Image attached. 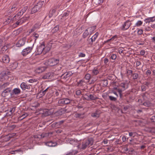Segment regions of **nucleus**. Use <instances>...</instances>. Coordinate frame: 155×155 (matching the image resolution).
<instances>
[{"label": "nucleus", "mask_w": 155, "mask_h": 155, "mask_svg": "<svg viewBox=\"0 0 155 155\" xmlns=\"http://www.w3.org/2000/svg\"><path fill=\"white\" fill-rule=\"evenodd\" d=\"M59 62V60L58 59L52 58L47 60L45 63L47 65L53 66L58 64Z\"/></svg>", "instance_id": "nucleus-1"}, {"label": "nucleus", "mask_w": 155, "mask_h": 155, "mask_svg": "<svg viewBox=\"0 0 155 155\" xmlns=\"http://www.w3.org/2000/svg\"><path fill=\"white\" fill-rule=\"evenodd\" d=\"M84 100L87 101L95 100L98 99L97 97L94 94H91L89 93L85 94L83 96Z\"/></svg>", "instance_id": "nucleus-2"}, {"label": "nucleus", "mask_w": 155, "mask_h": 155, "mask_svg": "<svg viewBox=\"0 0 155 155\" xmlns=\"http://www.w3.org/2000/svg\"><path fill=\"white\" fill-rule=\"evenodd\" d=\"M93 143V140L92 138H89L87 140H85L83 142L82 145V148L84 149L89 146L92 145Z\"/></svg>", "instance_id": "nucleus-3"}, {"label": "nucleus", "mask_w": 155, "mask_h": 155, "mask_svg": "<svg viewBox=\"0 0 155 155\" xmlns=\"http://www.w3.org/2000/svg\"><path fill=\"white\" fill-rule=\"evenodd\" d=\"M71 101V100L68 98H62L58 101V103L60 106H62L64 104H70Z\"/></svg>", "instance_id": "nucleus-4"}, {"label": "nucleus", "mask_w": 155, "mask_h": 155, "mask_svg": "<svg viewBox=\"0 0 155 155\" xmlns=\"http://www.w3.org/2000/svg\"><path fill=\"white\" fill-rule=\"evenodd\" d=\"M132 23L130 21L128 20L125 22L121 27V29L123 31H125L130 27Z\"/></svg>", "instance_id": "nucleus-5"}, {"label": "nucleus", "mask_w": 155, "mask_h": 155, "mask_svg": "<svg viewBox=\"0 0 155 155\" xmlns=\"http://www.w3.org/2000/svg\"><path fill=\"white\" fill-rule=\"evenodd\" d=\"M33 45L32 47H28L24 49L21 52V54L25 56L30 53L32 51Z\"/></svg>", "instance_id": "nucleus-6"}, {"label": "nucleus", "mask_w": 155, "mask_h": 155, "mask_svg": "<svg viewBox=\"0 0 155 155\" xmlns=\"http://www.w3.org/2000/svg\"><path fill=\"white\" fill-rule=\"evenodd\" d=\"M29 18V16H25L23 17L21 19H18V20L15 23V25H19L21 24L24 22H25L26 20H28Z\"/></svg>", "instance_id": "nucleus-7"}, {"label": "nucleus", "mask_w": 155, "mask_h": 155, "mask_svg": "<svg viewBox=\"0 0 155 155\" xmlns=\"http://www.w3.org/2000/svg\"><path fill=\"white\" fill-rule=\"evenodd\" d=\"M72 74L73 73L71 72L68 71L63 74L61 76V78L64 80L68 79L72 75Z\"/></svg>", "instance_id": "nucleus-8"}, {"label": "nucleus", "mask_w": 155, "mask_h": 155, "mask_svg": "<svg viewBox=\"0 0 155 155\" xmlns=\"http://www.w3.org/2000/svg\"><path fill=\"white\" fill-rule=\"evenodd\" d=\"M11 90V88L10 87L6 88L2 93V96L4 97H6L9 95Z\"/></svg>", "instance_id": "nucleus-9"}, {"label": "nucleus", "mask_w": 155, "mask_h": 155, "mask_svg": "<svg viewBox=\"0 0 155 155\" xmlns=\"http://www.w3.org/2000/svg\"><path fill=\"white\" fill-rule=\"evenodd\" d=\"M51 44L50 43L49 44ZM42 45L43 46V50H44V54H45L47 52H48L50 50L51 47L50 46V44H48V45H46V46H45L44 42H43L42 43Z\"/></svg>", "instance_id": "nucleus-10"}, {"label": "nucleus", "mask_w": 155, "mask_h": 155, "mask_svg": "<svg viewBox=\"0 0 155 155\" xmlns=\"http://www.w3.org/2000/svg\"><path fill=\"white\" fill-rule=\"evenodd\" d=\"M19 9L18 5L16 4H13L12 6L10 9L9 11V12L12 13L16 11Z\"/></svg>", "instance_id": "nucleus-11"}, {"label": "nucleus", "mask_w": 155, "mask_h": 155, "mask_svg": "<svg viewBox=\"0 0 155 155\" xmlns=\"http://www.w3.org/2000/svg\"><path fill=\"white\" fill-rule=\"evenodd\" d=\"M43 46L42 45V43L41 45L37 48V51L36 54L37 55H39L41 54L43 52L44 53Z\"/></svg>", "instance_id": "nucleus-12"}, {"label": "nucleus", "mask_w": 155, "mask_h": 155, "mask_svg": "<svg viewBox=\"0 0 155 155\" xmlns=\"http://www.w3.org/2000/svg\"><path fill=\"white\" fill-rule=\"evenodd\" d=\"M20 87L23 90H25L26 89H28L30 88V86L27 85L25 82L22 83L20 85Z\"/></svg>", "instance_id": "nucleus-13"}, {"label": "nucleus", "mask_w": 155, "mask_h": 155, "mask_svg": "<svg viewBox=\"0 0 155 155\" xmlns=\"http://www.w3.org/2000/svg\"><path fill=\"white\" fill-rule=\"evenodd\" d=\"M21 93V90L19 88H16L12 90V93H10L11 95L12 94L18 95Z\"/></svg>", "instance_id": "nucleus-14"}, {"label": "nucleus", "mask_w": 155, "mask_h": 155, "mask_svg": "<svg viewBox=\"0 0 155 155\" xmlns=\"http://www.w3.org/2000/svg\"><path fill=\"white\" fill-rule=\"evenodd\" d=\"M120 86L124 91L128 88V84L127 82H122L120 83Z\"/></svg>", "instance_id": "nucleus-15"}, {"label": "nucleus", "mask_w": 155, "mask_h": 155, "mask_svg": "<svg viewBox=\"0 0 155 155\" xmlns=\"http://www.w3.org/2000/svg\"><path fill=\"white\" fill-rule=\"evenodd\" d=\"M25 43V41L23 39H20L17 42L16 45L18 47H20L24 45Z\"/></svg>", "instance_id": "nucleus-16"}, {"label": "nucleus", "mask_w": 155, "mask_h": 155, "mask_svg": "<svg viewBox=\"0 0 155 155\" xmlns=\"http://www.w3.org/2000/svg\"><path fill=\"white\" fill-rule=\"evenodd\" d=\"M2 60L3 62L5 63H8L9 62L10 58L8 55H5L2 57Z\"/></svg>", "instance_id": "nucleus-17"}, {"label": "nucleus", "mask_w": 155, "mask_h": 155, "mask_svg": "<svg viewBox=\"0 0 155 155\" xmlns=\"http://www.w3.org/2000/svg\"><path fill=\"white\" fill-rule=\"evenodd\" d=\"M155 21V17L153 16L152 17L148 18H146L145 20V22L146 23H149L151 22H153Z\"/></svg>", "instance_id": "nucleus-18"}, {"label": "nucleus", "mask_w": 155, "mask_h": 155, "mask_svg": "<svg viewBox=\"0 0 155 155\" xmlns=\"http://www.w3.org/2000/svg\"><path fill=\"white\" fill-rule=\"evenodd\" d=\"M28 7L26 6L23 8L18 13V15L20 16L22 15L28 9Z\"/></svg>", "instance_id": "nucleus-19"}, {"label": "nucleus", "mask_w": 155, "mask_h": 155, "mask_svg": "<svg viewBox=\"0 0 155 155\" xmlns=\"http://www.w3.org/2000/svg\"><path fill=\"white\" fill-rule=\"evenodd\" d=\"M45 144L46 145L50 147H55L57 145V143L56 142L52 141L48 142Z\"/></svg>", "instance_id": "nucleus-20"}, {"label": "nucleus", "mask_w": 155, "mask_h": 155, "mask_svg": "<svg viewBox=\"0 0 155 155\" xmlns=\"http://www.w3.org/2000/svg\"><path fill=\"white\" fill-rule=\"evenodd\" d=\"M99 73L98 68H94L92 70L91 74L93 75H97Z\"/></svg>", "instance_id": "nucleus-21"}, {"label": "nucleus", "mask_w": 155, "mask_h": 155, "mask_svg": "<svg viewBox=\"0 0 155 155\" xmlns=\"http://www.w3.org/2000/svg\"><path fill=\"white\" fill-rule=\"evenodd\" d=\"M44 3V1H40L37 3V4L35 5V6L37 7V9L39 10L42 7Z\"/></svg>", "instance_id": "nucleus-22"}, {"label": "nucleus", "mask_w": 155, "mask_h": 155, "mask_svg": "<svg viewBox=\"0 0 155 155\" xmlns=\"http://www.w3.org/2000/svg\"><path fill=\"white\" fill-rule=\"evenodd\" d=\"M70 143L74 146L77 145L78 144V141L74 139H71L69 140Z\"/></svg>", "instance_id": "nucleus-23"}, {"label": "nucleus", "mask_w": 155, "mask_h": 155, "mask_svg": "<svg viewBox=\"0 0 155 155\" xmlns=\"http://www.w3.org/2000/svg\"><path fill=\"white\" fill-rule=\"evenodd\" d=\"M51 74L50 72H48L46 73L43 75L42 77V78L46 79L51 78Z\"/></svg>", "instance_id": "nucleus-24"}, {"label": "nucleus", "mask_w": 155, "mask_h": 155, "mask_svg": "<svg viewBox=\"0 0 155 155\" xmlns=\"http://www.w3.org/2000/svg\"><path fill=\"white\" fill-rule=\"evenodd\" d=\"M141 96L145 100H147L149 97V94L147 92H145Z\"/></svg>", "instance_id": "nucleus-25"}, {"label": "nucleus", "mask_w": 155, "mask_h": 155, "mask_svg": "<svg viewBox=\"0 0 155 155\" xmlns=\"http://www.w3.org/2000/svg\"><path fill=\"white\" fill-rule=\"evenodd\" d=\"M52 134V133H43L40 135L41 138H44L45 137H48L49 134L51 135Z\"/></svg>", "instance_id": "nucleus-26"}, {"label": "nucleus", "mask_w": 155, "mask_h": 155, "mask_svg": "<svg viewBox=\"0 0 155 155\" xmlns=\"http://www.w3.org/2000/svg\"><path fill=\"white\" fill-rule=\"evenodd\" d=\"M42 114L45 116H48L50 114V113L48 109H44L43 110V112L42 113Z\"/></svg>", "instance_id": "nucleus-27"}, {"label": "nucleus", "mask_w": 155, "mask_h": 155, "mask_svg": "<svg viewBox=\"0 0 155 155\" xmlns=\"http://www.w3.org/2000/svg\"><path fill=\"white\" fill-rule=\"evenodd\" d=\"M84 83H85L84 81L81 80L78 82V86L79 87H81L84 85Z\"/></svg>", "instance_id": "nucleus-28"}, {"label": "nucleus", "mask_w": 155, "mask_h": 155, "mask_svg": "<svg viewBox=\"0 0 155 155\" xmlns=\"http://www.w3.org/2000/svg\"><path fill=\"white\" fill-rule=\"evenodd\" d=\"M89 33L88 31V29H86L83 34V37L84 38H85L89 35Z\"/></svg>", "instance_id": "nucleus-29"}, {"label": "nucleus", "mask_w": 155, "mask_h": 155, "mask_svg": "<svg viewBox=\"0 0 155 155\" xmlns=\"http://www.w3.org/2000/svg\"><path fill=\"white\" fill-rule=\"evenodd\" d=\"M44 70V67H39L37 69V72L39 73L42 72Z\"/></svg>", "instance_id": "nucleus-30"}, {"label": "nucleus", "mask_w": 155, "mask_h": 155, "mask_svg": "<svg viewBox=\"0 0 155 155\" xmlns=\"http://www.w3.org/2000/svg\"><path fill=\"white\" fill-rule=\"evenodd\" d=\"M21 16L18 15V14L15 15L12 19V21H15L18 20L20 17Z\"/></svg>", "instance_id": "nucleus-31"}, {"label": "nucleus", "mask_w": 155, "mask_h": 155, "mask_svg": "<svg viewBox=\"0 0 155 155\" xmlns=\"http://www.w3.org/2000/svg\"><path fill=\"white\" fill-rule=\"evenodd\" d=\"M39 10V9H37V7H36L35 6L32 9L31 14L35 13Z\"/></svg>", "instance_id": "nucleus-32"}, {"label": "nucleus", "mask_w": 155, "mask_h": 155, "mask_svg": "<svg viewBox=\"0 0 155 155\" xmlns=\"http://www.w3.org/2000/svg\"><path fill=\"white\" fill-rule=\"evenodd\" d=\"M91 75L90 74H87L84 77L85 79L89 81L91 78Z\"/></svg>", "instance_id": "nucleus-33"}, {"label": "nucleus", "mask_w": 155, "mask_h": 155, "mask_svg": "<svg viewBox=\"0 0 155 155\" xmlns=\"http://www.w3.org/2000/svg\"><path fill=\"white\" fill-rule=\"evenodd\" d=\"M96 28V26H92L88 28V29H90L91 30L90 34L91 35L93 31L95 30Z\"/></svg>", "instance_id": "nucleus-34"}, {"label": "nucleus", "mask_w": 155, "mask_h": 155, "mask_svg": "<svg viewBox=\"0 0 155 155\" xmlns=\"http://www.w3.org/2000/svg\"><path fill=\"white\" fill-rule=\"evenodd\" d=\"M116 89L119 94L120 98H121L122 96V90L119 88H116Z\"/></svg>", "instance_id": "nucleus-35"}, {"label": "nucleus", "mask_w": 155, "mask_h": 155, "mask_svg": "<svg viewBox=\"0 0 155 155\" xmlns=\"http://www.w3.org/2000/svg\"><path fill=\"white\" fill-rule=\"evenodd\" d=\"M138 76L139 75L136 73L133 74H132L133 78L134 80L137 79L138 78Z\"/></svg>", "instance_id": "nucleus-36"}, {"label": "nucleus", "mask_w": 155, "mask_h": 155, "mask_svg": "<svg viewBox=\"0 0 155 155\" xmlns=\"http://www.w3.org/2000/svg\"><path fill=\"white\" fill-rule=\"evenodd\" d=\"M9 85V82H6L3 84L1 86V87L2 88H5L6 87H7Z\"/></svg>", "instance_id": "nucleus-37"}, {"label": "nucleus", "mask_w": 155, "mask_h": 155, "mask_svg": "<svg viewBox=\"0 0 155 155\" xmlns=\"http://www.w3.org/2000/svg\"><path fill=\"white\" fill-rule=\"evenodd\" d=\"M40 25L39 24H36L34 26V28L31 29V32L35 30L34 28H39L40 27Z\"/></svg>", "instance_id": "nucleus-38"}, {"label": "nucleus", "mask_w": 155, "mask_h": 155, "mask_svg": "<svg viewBox=\"0 0 155 155\" xmlns=\"http://www.w3.org/2000/svg\"><path fill=\"white\" fill-rule=\"evenodd\" d=\"M59 30V27L56 26L52 30L53 33H54L57 31Z\"/></svg>", "instance_id": "nucleus-39"}, {"label": "nucleus", "mask_w": 155, "mask_h": 155, "mask_svg": "<svg viewBox=\"0 0 155 155\" xmlns=\"http://www.w3.org/2000/svg\"><path fill=\"white\" fill-rule=\"evenodd\" d=\"M33 35L35 38V41L39 38V34L35 32L34 33Z\"/></svg>", "instance_id": "nucleus-40"}, {"label": "nucleus", "mask_w": 155, "mask_h": 155, "mask_svg": "<svg viewBox=\"0 0 155 155\" xmlns=\"http://www.w3.org/2000/svg\"><path fill=\"white\" fill-rule=\"evenodd\" d=\"M109 98L110 100H111V101H115L117 100V98L111 96H109Z\"/></svg>", "instance_id": "nucleus-41"}, {"label": "nucleus", "mask_w": 155, "mask_h": 155, "mask_svg": "<svg viewBox=\"0 0 155 155\" xmlns=\"http://www.w3.org/2000/svg\"><path fill=\"white\" fill-rule=\"evenodd\" d=\"M88 44L91 45H92L93 44V42L95 41V40H94L92 38L88 39Z\"/></svg>", "instance_id": "nucleus-42"}, {"label": "nucleus", "mask_w": 155, "mask_h": 155, "mask_svg": "<svg viewBox=\"0 0 155 155\" xmlns=\"http://www.w3.org/2000/svg\"><path fill=\"white\" fill-rule=\"evenodd\" d=\"M16 108V107H14L12 108L10 110V112L11 113V114H9V116H10L11 115H12V114L15 111Z\"/></svg>", "instance_id": "nucleus-43"}, {"label": "nucleus", "mask_w": 155, "mask_h": 155, "mask_svg": "<svg viewBox=\"0 0 155 155\" xmlns=\"http://www.w3.org/2000/svg\"><path fill=\"white\" fill-rule=\"evenodd\" d=\"M91 116L94 117H99V114H98L97 112L93 113L91 114Z\"/></svg>", "instance_id": "nucleus-44"}, {"label": "nucleus", "mask_w": 155, "mask_h": 155, "mask_svg": "<svg viewBox=\"0 0 155 155\" xmlns=\"http://www.w3.org/2000/svg\"><path fill=\"white\" fill-rule=\"evenodd\" d=\"M143 24V22L141 21H138L135 24L136 26H141Z\"/></svg>", "instance_id": "nucleus-45"}, {"label": "nucleus", "mask_w": 155, "mask_h": 155, "mask_svg": "<svg viewBox=\"0 0 155 155\" xmlns=\"http://www.w3.org/2000/svg\"><path fill=\"white\" fill-rule=\"evenodd\" d=\"M143 105L148 107L150 106L151 104L149 102H146L143 103Z\"/></svg>", "instance_id": "nucleus-46"}, {"label": "nucleus", "mask_w": 155, "mask_h": 155, "mask_svg": "<svg viewBox=\"0 0 155 155\" xmlns=\"http://www.w3.org/2000/svg\"><path fill=\"white\" fill-rule=\"evenodd\" d=\"M99 34L98 32H96L91 38L94 39V40H95L98 36Z\"/></svg>", "instance_id": "nucleus-47"}, {"label": "nucleus", "mask_w": 155, "mask_h": 155, "mask_svg": "<svg viewBox=\"0 0 155 155\" xmlns=\"http://www.w3.org/2000/svg\"><path fill=\"white\" fill-rule=\"evenodd\" d=\"M28 114L27 113H25L23 114L21 117L20 118H21V119H23L25 118L27 116H28Z\"/></svg>", "instance_id": "nucleus-48"}, {"label": "nucleus", "mask_w": 155, "mask_h": 155, "mask_svg": "<svg viewBox=\"0 0 155 155\" xmlns=\"http://www.w3.org/2000/svg\"><path fill=\"white\" fill-rule=\"evenodd\" d=\"M77 153V152L75 153L74 152V150H72V151L67 153L66 155H74Z\"/></svg>", "instance_id": "nucleus-49"}, {"label": "nucleus", "mask_w": 155, "mask_h": 155, "mask_svg": "<svg viewBox=\"0 0 155 155\" xmlns=\"http://www.w3.org/2000/svg\"><path fill=\"white\" fill-rule=\"evenodd\" d=\"M7 49V47L4 46L2 48L1 51L2 53H4L6 51Z\"/></svg>", "instance_id": "nucleus-50"}, {"label": "nucleus", "mask_w": 155, "mask_h": 155, "mask_svg": "<svg viewBox=\"0 0 155 155\" xmlns=\"http://www.w3.org/2000/svg\"><path fill=\"white\" fill-rule=\"evenodd\" d=\"M143 33V30L142 29H139L137 31V33L138 35H140Z\"/></svg>", "instance_id": "nucleus-51"}, {"label": "nucleus", "mask_w": 155, "mask_h": 155, "mask_svg": "<svg viewBox=\"0 0 155 155\" xmlns=\"http://www.w3.org/2000/svg\"><path fill=\"white\" fill-rule=\"evenodd\" d=\"M141 88L142 91H144L146 90V87L144 85H142L141 86Z\"/></svg>", "instance_id": "nucleus-52"}, {"label": "nucleus", "mask_w": 155, "mask_h": 155, "mask_svg": "<svg viewBox=\"0 0 155 155\" xmlns=\"http://www.w3.org/2000/svg\"><path fill=\"white\" fill-rule=\"evenodd\" d=\"M117 57L116 55L115 54H113L110 56V58L112 60H115L116 59Z\"/></svg>", "instance_id": "nucleus-53"}, {"label": "nucleus", "mask_w": 155, "mask_h": 155, "mask_svg": "<svg viewBox=\"0 0 155 155\" xmlns=\"http://www.w3.org/2000/svg\"><path fill=\"white\" fill-rule=\"evenodd\" d=\"M29 81L30 83H33V82H37L38 80L37 79H31L29 80Z\"/></svg>", "instance_id": "nucleus-54"}, {"label": "nucleus", "mask_w": 155, "mask_h": 155, "mask_svg": "<svg viewBox=\"0 0 155 155\" xmlns=\"http://www.w3.org/2000/svg\"><path fill=\"white\" fill-rule=\"evenodd\" d=\"M65 112L64 110H61L57 111V113L60 115H61L63 113H64Z\"/></svg>", "instance_id": "nucleus-55"}, {"label": "nucleus", "mask_w": 155, "mask_h": 155, "mask_svg": "<svg viewBox=\"0 0 155 155\" xmlns=\"http://www.w3.org/2000/svg\"><path fill=\"white\" fill-rule=\"evenodd\" d=\"M69 13H70V12H68V11L67 12H64L63 13L62 16L63 17H67L69 15Z\"/></svg>", "instance_id": "nucleus-56"}, {"label": "nucleus", "mask_w": 155, "mask_h": 155, "mask_svg": "<svg viewBox=\"0 0 155 155\" xmlns=\"http://www.w3.org/2000/svg\"><path fill=\"white\" fill-rule=\"evenodd\" d=\"M108 81L107 80H104L103 81V85L104 86H107L108 84Z\"/></svg>", "instance_id": "nucleus-57"}, {"label": "nucleus", "mask_w": 155, "mask_h": 155, "mask_svg": "<svg viewBox=\"0 0 155 155\" xmlns=\"http://www.w3.org/2000/svg\"><path fill=\"white\" fill-rule=\"evenodd\" d=\"M150 119L152 122L155 123V115L152 116Z\"/></svg>", "instance_id": "nucleus-58"}, {"label": "nucleus", "mask_w": 155, "mask_h": 155, "mask_svg": "<svg viewBox=\"0 0 155 155\" xmlns=\"http://www.w3.org/2000/svg\"><path fill=\"white\" fill-rule=\"evenodd\" d=\"M34 137L35 139H40L41 138L40 135H36L34 136Z\"/></svg>", "instance_id": "nucleus-59"}, {"label": "nucleus", "mask_w": 155, "mask_h": 155, "mask_svg": "<svg viewBox=\"0 0 155 155\" xmlns=\"http://www.w3.org/2000/svg\"><path fill=\"white\" fill-rule=\"evenodd\" d=\"M104 63L106 65H107V63L108 62V59L107 58H105L104 60Z\"/></svg>", "instance_id": "nucleus-60"}, {"label": "nucleus", "mask_w": 155, "mask_h": 155, "mask_svg": "<svg viewBox=\"0 0 155 155\" xmlns=\"http://www.w3.org/2000/svg\"><path fill=\"white\" fill-rule=\"evenodd\" d=\"M85 56V54L82 53H80L79 55V57H84Z\"/></svg>", "instance_id": "nucleus-61"}, {"label": "nucleus", "mask_w": 155, "mask_h": 155, "mask_svg": "<svg viewBox=\"0 0 155 155\" xmlns=\"http://www.w3.org/2000/svg\"><path fill=\"white\" fill-rule=\"evenodd\" d=\"M81 94V91L80 90H78L76 91V94L77 95H79Z\"/></svg>", "instance_id": "nucleus-62"}, {"label": "nucleus", "mask_w": 155, "mask_h": 155, "mask_svg": "<svg viewBox=\"0 0 155 155\" xmlns=\"http://www.w3.org/2000/svg\"><path fill=\"white\" fill-rule=\"evenodd\" d=\"M49 88V87H48L46 89H45V90H44V91H43V92H42L43 95H44L46 94V92L48 91Z\"/></svg>", "instance_id": "nucleus-63"}, {"label": "nucleus", "mask_w": 155, "mask_h": 155, "mask_svg": "<svg viewBox=\"0 0 155 155\" xmlns=\"http://www.w3.org/2000/svg\"><path fill=\"white\" fill-rule=\"evenodd\" d=\"M144 84L147 87H148V86L150 84V83L149 81H146L144 82Z\"/></svg>", "instance_id": "nucleus-64"}]
</instances>
